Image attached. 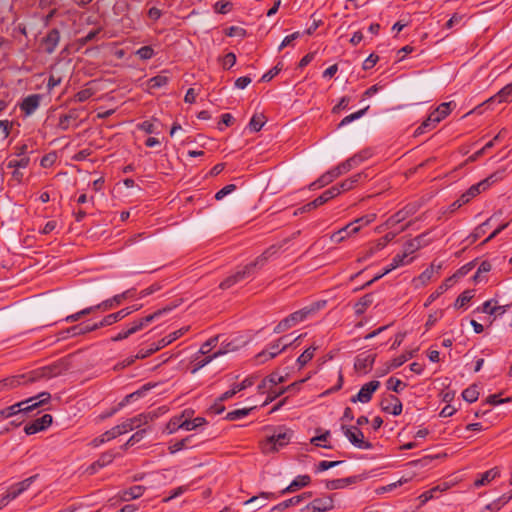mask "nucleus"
Here are the masks:
<instances>
[{"instance_id":"nucleus-1","label":"nucleus","mask_w":512,"mask_h":512,"mask_svg":"<svg viewBox=\"0 0 512 512\" xmlns=\"http://www.w3.org/2000/svg\"><path fill=\"white\" fill-rule=\"evenodd\" d=\"M61 373L59 365L43 366L24 374L14 375L0 380V391L13 389L21 385H27L41 380L50 379Z\"/></svg>"},{"instance_id":"nucleus-2","label":"nucleus","mask_w":512,"mask_h":512,"mask_svg":"<svg viewBox=\"0 0 512 512\" xmlns=\"http://www.w3.org/2000/svg\"><path fill=\"white\" fill-rule=\"evenodd\" d=\"M51 400L49 392H41L36 396L30 397L26 400L13 404L0 411V417L7 419L18 414H27L43 405H46Z\"/></svg>"},{"instance_id":"nucleus-3","label":"nucleus","mask_w":512,"mask_h":512,"mask_svg":"<svg viewBox=\"0 0 512 512\" xmlns=\"http://www.w3.org/2000/svg\"><path fill=\"white\" fill-rule=\"evenodd\" d=\"M172 310V307H164L162 309H159L155 311L154 313L147 315L143 318H140L138 320H134L132 323L126 326V328H123L119 333H117L115 336L111 338L113 342L122 341L126 338H128L130 335L142 330L144 327L148 326L153 320L157 319L161 315L169 312Z\"/></svg>"},{"instance_id":"nucleus-4","label":"nucleus","mask_w":512,"mask_h":512,"mask_svg":"<svg viewBox=\"0 0 512 512\" xmlns=\"http://www.w3.org/2000/svg\"><path fill=\"white\" fill-rule=\"evenodd\" d=\"M311 477L309 475H298L286 488H284L279 494L272 493V492H261L258 496H253L247 501H245V505L252 504L256 502L258 499H277L279 496L287 494V493H293L300 488L306 487L310 484Z\"/></svg>"},{"instance_id":"nucleus-5","label":"nucleus","mask_w":512,"mask_h":512,"mask_svg":"<svg viewBox=\"0 0 512 512\" xmlns=\"http://www.w3.org/2000/svg\"><path fill=\"white\" fill-rule=\"evenodd\" d=\"M189 330V327H182L167 336L163 337L156 343H152L148 349H140L138 353L136 354L135 358L137 359H144L155 352L161 350L162 348L166 347L167 345L171 344L172 342L176 341L180 337H182L186 332Z\"/></svg>"},{"instance_id":"nucleus-6","label":"nucleus","mask_w":512,"mask_h":512,"mask_svg":"<svg viewBox=\"0 0 512 512\" xmlns=\"http://www.w3.org/2000/svg\"><path fill=\"white\" fill-rule=\"evenodd\" d=\"M341 430L353 446L366 450L373 447L372 443L364 440V434L359 427L342 425Z\"/></svg>"},{"instance_id":"nucleus-7","label":"nucleus","mask_w":512,"mask_h":512,"mask_svg":"<svg viewBox=\"0 0 512 512\" xmlns=\"http://www.w3.org/2000/svg\"><path fill=\"white\" fill-rule=\"evenodd\" d=\"M292 433L290 431H283L273 434L268 437L262 446L265 453L278 451L280 448L286 446L291 440Z\"/></svg>"},{"instance_id":"nucleus-8","label":"nucleus","mask_w":512,"mask_h":512,"mask_svg":"<svg viewBox=\"0 0 512 512\" xmlns=\"http://www.w3.org/2000/svg\"><path fill=\"white\" fill-rule=\"evenodd\" d=\"M348 170L344 166V164L341 162L336 167L328 170L324 174H322L316 181L310 184L309 189L314 190L317 188H322L331 182H333L336 178L341 176L342 174L347 173Z\"/></svg>"},{"instance_id":"nucleus-9","label":"nucleus","mask_w":512,"mask_h":512,"mask_svg":"<svg viewBox=\"0 0 512 512\" xmlns=\"http://www.w3.org/2000/svg\"><path fill=\"white\" fill-rule=\"evenodd\" d=\"M338 195H339V190L337 188L330 187L329 189L325 190L316 199H314L313 201L300 207L295 212V214L297 215L298 213H305V212H309L313 209H316V208L320 207L321 205L325 204L326 202H328L329 200L335 198Z\"/></svg>"},{"instance_id":"nucleus-10","label":"nucleus","mask_w":512,"mask_h":512,"mask_svg":"<svg viewBox=\"0 0 512 512\" xmlns=\"http://www.w3.org/2000/svg\"><path fill=\"white\" fill-rule=\"evenodd\" d=\"M307 319V312L302 311V309L295 311L282 319L273 329V332L276 334L283 333L290 329L291 327L295 326L296 324L304 321Z\"/></svg>"},{"instance_id":"nucleus-11","label":"nucleus","mask_w":512,"mask_h":512,"mask_svg":"<svg viewBox=\"0 0 512 512\" xmlns=\"http://www.w3.org/2000/svg\"><path fill=\"white\" fill-rule=\"evenodd\" d=\"M420 205L416 202L409 203L405 207H403L401 210L397 211L393 215H391L385 225L387 227H393L404 220H406L408 217L414 215L419 210Z\"/></svg>"},{"instance_id":"nucleus-12","label":"nucleus","mask_w":512,"mask_h":512,"mask_svg":"<svg viewBox=\"0 0 512 512\" xmlns=\"http://www.w3.org/2000/svg\"><path fill=\"white\" fill-rule=\"evenodd\" d=\"M512 101V82L507 84L506 86H504L501 90H499L495 95L491 96L490 98H488L486 101H484L482 104H480L479 106H477L475 108V111H479V113H481V108L483 106H489L491 104H495V103H509Z\"/></svg>"},{"instance_id":"nucleus-13","label":"nucleus","mask_w":512,"mask_h":512,"mask_svg":"<svg viewBox=\"0 0 512 512\" xmlns=\"http://www.w3.org/2000/svg\"><path fill=\"white\" fill-rule=\"evenodd\" d=\"M254 276L253 272L251 271V269L249 268L248 265H245L244 267H242L241 269L237 270L235 273H233L232 275L228 276L227 278H225L219 285V287L223 290L225 289H229L231 288L232 286H234L235 284L245 280V279H248L250 277Z\"/></svg>"},{"instance_id":"nucleus-14","label":"nucleus","mask_w":512,"mask_h":512,"mask_svg":"<svg viewBox=\"0 0 512 512\" xmlns=\"http://www.w3.org/2000/svg\"><path fill=\"white\" fill-rule=\"evenodd\" d=\"M380 387V382L378 380H372L366 384H364L359 392L352 396L350 401L352 403L361 402L368 403L373 396V393Z\"/></svg>"},{"instance_id":"nucleus-15","label":"nucleus","mask_w":512,"mask_h":512,"mask_svg":"<svg viewBox=\"0 0 512 512\" xmlns=\"http://www.w3.org/2000/svg\"><path fill=\"white\" fill-rule=\"evenodd\" d=\"M503 178V172L497 171L492 173L482 181L472 185L467 191L475 198L480 193L486 191L491 185L500 181Z\"/></svg>"},{"instance_id":"nucleus-16","label":"nucleus","mask_w":512,"mask_h":512,"mask_svg":"<svg viewBox=\"0 0 512 512\" xmlns=\"http://www.w3.org/2000/svg\"><path fill=\"white\" fill-rule=\"evenodd\" d=\"M60 39V31L57 28H52L41 39L40 45L45 53L53 54L59 45Z\"/></svg>"},{"instance_id":"nucleus-17","label":"nucleus","mask_w":512,"mask_h":512,"mask_svg":"<svg viewBox=\"0 0 512 512\" xmlns=\"http://www.w3.org/2000/svg\"><path fill=\"white\" fill-rule=\"evenodd\" d=\"M334 508V500L332 495H325L311 501L306 507L307 512H327Z\"/></svg>"},{"instance_id":"nucleus-18","label":"nucleus","mask_w":512,"mask_h":512,"mask_svg":"<svg viewBox=\"0 0 512 512\" xmlns=\"http://www.w3.org/2000/svg\"><path fill=\"white\" fill-rule=\"evenodd\" d=\"M53 418L50 414H44L42 417L28 423L24 427L27 435H33L47 429L52 424Z\"/></svg>"},{"instance_id":"nucleus-19","label":"nucleus","mask_w":512,"mask_h":512,"mask_svg":"<svg viewBox=\"0 0 512 512\" xmlns=\"http://www.w3.org/2000/svg\"><path fill=\"white\" fill-rule=\"evenodd\" d=\"M42 97L41 94L28 95L19 104L20 110L25 116L32 115L39 108Z\"/></svg>"},{"instance_id":"nucleus-20","label":"nucleus","mask_w":512,"mask_h":512,"mask_svg":"<svg viewBox=\"0 0 512 512\" xmlns=\"http://www.w3.org/2000/svg\"><path fill=\"white\" fill-rule=\"evenodd\" d=\"M382 411L398 416L402 412V403L395 395H388L381 400L380 403Z\"/></svg>"},{"instance_id":"nucleus-21","label":"nucleus","mask_w":512,"mask_h":512,"mask_svg":"<svg viewBox=\"0 0 512 512\" xmlns=\"http://www.w3.org/2000/svg\"><path fill=\"white\" fill-rule=\"evenodd\" d=\"M376 359V354L361 353L356 356L354 362V369L357 372L367 373L373 366Z\"/></svg>"},{"instance_id":"nucleus-22","label":"nucleus","mask_w":512,"mask_h":512,"mask_svg":"<svg viewBox=\"0 0 512 512\" xmlns=\"http://www.w3.org/2000/svg\"><path fill=\"white\" fill-rule=\"evenodd\" d=\"M508 308H509V305L499 306V305H497V301L495 299H490V300L485 301L481 307L477 308V310L479 312L486 313L489 315H494L497 317V316H501L504 313H506Z\"/></svg>"},{"instance_id":"nucleus-23","label":"nucleus","mask_w":512,"mask_h":512,"mask_svg":"<svg viewBox=\"0 0 512 512\" xmlns=\"http://www.w3.org/2000/svg\"><path fill=\"white\" fill-rule=\"evenodd\" d=\"M359 231H360V226H356V225H354V223H349L346 226H344L343 228H341L338 231L334 232L331 235L330 239L334 243H341L346 238H348V237H350L352 235H355Z\"/></svg>"},{"instance_id":"nucleus-24","label":"nucleus","mask_w":512,"mask_h":512,"mask_svg":"<svg viewBox=\"0 0 512 512\" xmlns=\"http://www.w3.org/2000/svg\"><path fill=\"white\" fill-rule=\"evenodd\" d=\"M367 177L368 175L365 172H360L345 179L341 183L332 186V188H337L339 190L340 195L342 192H346L353 189L362 179H366Z\"/></svg>"},{"instance_id":"nucleus-25","label":"nucleus","mask_w":512,"mask_h":512,"mask_svg":"<svg viewBox=\"0 0 512 512\" xmlns=\"http://www.w3.org/2000/svg\"><path fill=\"white\" fill-rule=\"evenodd\" d=\"M278 249L275 246L267 248L260 256H258L253 262L247 264L253 274L256 273L257 269H261L273 255L277 253Z\"/></svg>"},{"instance_id":"nucleus-26","label":"nucleus","mask_w":512,"mask_h":512,"mask_svg":"<svg viewBox=\"0 0 512 512\" xmlns=\"http://www.w3.org/2000/svg\"><path fill=\"white\" fill-rule=\"evenodd\" d=\"M312 496L311 492H304L301 495L294 496L290 499H287L275 506H273L270 512H282L290 506H296L304 499L310 498Z\"/></svg>"},{"instance_id":"nucleus-27","label":"nucleus","mask_w":512,"mask_h":512,"mask_svg":"<svg viewBox=\"0 0 512 512\" xmlns=\"http://www.w3.org/2000/svg\"><path fill=\"white\" fill-rule=\"evenodd\" d=\"M359 480H361L360 476H350V477L341 478V479L326 480L325 487L328 490L343 489L348 485L358 482Z\"/></svg>"},{"instance_id":"nucleus-28","label":"nucleus","mask_w":512,"mask_h":512,"mask_svg":"<svg viewBox=\"0 0 512 512\" xmlns=\"http://www.w3.org/2000/svg\"><path fill=\"white\" fill-rule=\"evenodd\" d=\"M451 112V102L441 103L434 111L429 114V120L432 122H441Z\"/></svg>"},{"instance_id":"nucleus-29","label":"nucleus","mask_w":512,"mask_h":512,"mask_svg":"<svg viewBox=\"0 0 512 512\" xmlns=\"http://www.w3.org/2000/svg\"><path fill=\"white\" fill-rule=\"evenodd\" d=\"M499 475L500 470L497 467L487 470L484 473L480 474L479 477L474 481V486L477 488L485 486L489 484L492 480L497 478Z\"/></svg>"},{"instance_id":"nucleus-30","label":"nucleus","mask_w":512,"mask_h":512,"mask_svg":"<svg viewBox=\"0 0 512 512\" xmlns=\"http://www.w3.org/2000/svg\"><path fill=\"white\" fill-rule=\"evenodd\" d=\"M193 439H194V435H189L179 441L170 443V445L168 446L169 453L175 454L183 449H187V448L195 446V444L193 443Z\"/></svg>"},{"instance_id":"nucleus-31","label":"nucleus","mask_w":512,"mask_h":512,"mask_svg":"<svg viewBox=\"0 0 512 512\" xmlns=\"http://www.w3.org/2000/svg\"><path fill=\"white\" fill-rule=\"evenodd\" d=\"M370 157V153L368 151H361L357 154H354L352 157L348 158L347 160L343 161L342 163L348 170V172L359 166L361 163H363L366 159Z\"/></svg>"},{"instance_id":"nucleus-32","label":"nucleus","mask_w":512,"mask_h":512,"mask_svg":"<svg viewBox=\"0 0 512 512\" xmlns=\"http://www.w3.org/2000/svg\"><path fill=\"white\" fill-rule=\"evenodd\" d=\"M158 417V413L155 411L141 413L135 417L129 418L130 422H132L134 429L141 427L142 425H146L149 422L153 421Z\"/></svg>"},{"instance_id":"nucleus-33","label":"nucleus","mask_w":512,"mask_h":512,"mask_svg":"<svg viewBox=\"0 0 512 512\" xmlns=\"http://www.w3.org/2000/svg\"><path fill=\"white\" fill-rule=\"evenodd\" d=\"M426 237V234H420L414 239L408 241L404 245V250L406 251V254L412 255L416 251H418L421 247L425 246L427 243L424 241V238Z\"/></svg>"},{"instance_id":"nucleus-34","label":"nucleus","mask_w":512,"mask_h":512,"mask_svg":"<svg viewBox=\"0 0 512 512\" xmlns=\"http://www.w3.org/2000/svg\"><path fill=\"white\" fill-rule=\"evenodd\" d=\"M129 316V310L128 309H121L115 313H111V314H108L106 315L101 321H100V325H103L104 327L105 326H110L122 319H124L125 317Z\"/></svg>"},{"instance_id":"nucleus-35","label":"nucleus","mask_w":512,"mask_h":512,"mask_svg":"<svg viewBox=\"0 0 512 512\" xmlns=\"http://www.w3.org/2000/svg\"><path fill=\"white\" fill-rule=\"evenodd\" d=\"M226 351L218 350L217 352L213 353L212 355H207L203 358L196 357L194 359V366L191 370V373H196L198 370L209 364L213 359L217 358L218 356L224 354Z\"/></svg>"},{"instance_id":"nucleus-36","label":"nucleus","mask_w":512,"mask_h":512,"mask_svg":"<svg viewBox=\"0 0 512 512\" xmlns=\"http://www.w3.org/2000/svg\"><path fill=\"white\" fill-rule=\"evenodd\" d=\"M144 491H145L144 486H141V485L132 486L129 489H126L122 492L121 499L123 501L137 499L143 495Z\"/></svg>"},{"instance_id":"nucleus-37","label":"nucleus","mask_w":512,"mask_h":512,"mask_svg":"<svg viewBox=\"0 0 512 512\" xmlns=\"http://www.w3.org/2000/svg\"><path fill=\"white\" fill-rule=\"evenodd\" d=\"M373 303V294L368 293L362 296L358 302L354 305L356 315H362L366 309Z\"/></svg>"},{"instance_id":"nucleus-38","label":"nucleus","mask_w":512,"mask_h":512,"mask_svg":"<svg viewBox=\"0 0 512 512\" xmlns=\"http://www.w3.org/2000/svg\"><path fill=\"white\" fill-rule=\"evenodd\" d=\"M115 455L111 451L102 453L97 461L91 465V469L96 471L97 469L103 468L113 462Z\"/></svg>"},{"instance_id":"nucleus-39","label":"nucleus","mask_w":512,"mask_h":512,"mask_svg":"<svg viewBox=\"0 0 512 512\" xmlns=\"http://www.w3.org/2000/svg\"><path fill=\"white\" fill-rule=\"evenodd\" d=\"M285 338H286L285 336L284 337H280L276 341L271 342L270 344L267 345L266 348H267V350L270 353L268 358H275L278 354H280L281 352L285 351L288 348V344H283L282 347H280L282 341Z\"/></svg>"},{"instance_id":"nucleus-40","label":"nucleus","mask_w":512,"mask_h":512,"mask_svg":"<svg viewBox=\"0 0 512 512\" xmlns=\"http://www.w3.org/2000/svg\"><path fill=\"white\" fill-rule=\"evenodd\" d=\"M118 437L117 431L115 430V427L111 428L110 430L105 431L100 436L96 437L92 440V444L94 447H98L110 440H113Z\"/></svg>"},{"instance_id":"nucleus-41","label":"nucleus","mask_w":512,"mask_h":512,"mask_svg":"<svg viewBox=\"0 0 512 512\" xmlns=\"http://www.w3.org/2000/svg\"><path fill=\"white\" fill-rule=\"evenodd\" d=\"M409 254H406V251L404 250L402 254H397L393 257L391 263L389 264L390 269L394 270L400 266L407 265L411 263L413 258H409Z\"/></svg>"},{"instance_id":"nucleus-42","label":"nucleus","mask_w":512,"mask_h":512,"mask_svg":"<svg viewBox=\"0 0 512 512\" xmlns=\"http://www.w3.org/2000/svg\"><path fill=\"white\" fill-rule=\"evenodd\" d=\"M186 411H184L180 416H175L170 419L167 423L166 429L169 434L175 433L177 430H183V418L185 416Z\"/></svg>"},{"instance_id":"nucleus-43","label":"nucleus","mask_w":512,"mask_h":512,"mask_svg":"<svg viewBox=\"0 0 512 512\" xmlns=\"http://www.w3.org/2000/svg\"><path fill=\"white\" fill-rule=\"evenodd\" d=\"M474 266L475 264L473 261L463 265L451 277L447 278V282H451L453 284L458 279L466 276L474 268Z\"/></svg>"},{"instance_id":"nucleus-44","label":"nucleus","mask_w":512,"mask_h":512,"mask_svg":"<svg viewBox=\"0 0 512 512\" xmlns=\"http://www.w3.org/2000/svg\"><path fill=\"white\" fill-rule=\"evenodd\" d=\"M473 297H474V291L473 290H465L455 300L454 308L455 309L463 308L464 306H466L471 301V299Z\"/></svg>"},{"instance_id":"nucleus-45","label":"nucleus","mask_w":512,"mask_h":512,"mask_svg":"<svg viewBox=\"0 0 512 512\" xmlns=\"http://www.w3.org/2000/svg\"><path fill=\"white\" fill-rule=\"evenodd\" d=\"M452 286L451 282H443L432 294L427 298L424 306L428 307L432 302H434L440 295H442L445 291H447Z\"/></svg>"},{"instance_id":"nucleus-46","label":"nucleus","mask_w":512,"mask_h":512,"mask_svg":"<svg viewBox=\"0 0 512 512\" xmlns=\"http://www.w3.org/2000/svg\"><path fill=\"white\" fill-rule=\"evenodd\" d=\"M512 499V490L509 493H505L500 496L498 499L494 500L492 503L487 505V508L490 510L498 511L505 504H507Z\"/></svg>"},{"instance_id":"nucleus-47","label":"nucleus","mask_w":512,"mask_h":512,"mask_svg":"<svg viewBox=\"0 0 512 512\" xmlns=\"http://www.w3.org/2000/svg\"><path fill=\"white\" fill-rule=\"evenodd\" d=\"M77 119V113L75 110L69 111V113L60 116L58 122V128L62 131H66L70 127V122Z\"/></svg>"},{"instance_id":"nucleus-48","label":"nucleus","mask_w":512,"mask_h":512,"mask_svg":"<svg viewBox=\"0 0 512 512\" xmlns=\"http://www.w3.org/2000/svg\"><path fill=\"white\" fill-rule=\"evenodd\" d=\"M253 407L250 408H241V409H235L233 411H230L226 414L225 419L229 421H236L239 419H242L250 414Z\"/></svg>"},{"instance_id":"nucleus-49","label":"nucleus","mask_w":512,"mask_h":512,"mask_svg":"<svg viewBox=\"0 0 512 512\" xmlns=\"http://www.w3.org/2000/svg\"><path fill=\"white\" fill-rule=\"evenodd\" d=\"M369 109V106H366L365 108L363 109H360L346 117H344L341 122L338 124V128H341L343 126H346L348 125L349 123L355 121V120H358L360 119L362 116H364L366 114V112L368 111Z\"/></svg>"},{"instance_id":"nucleus-50","label":"nucleus","mask_w":512,"mask_h":512,"mask_svg":"<svg viewBox=\"0 0 512 512\" xmlns=\"http://www.w3.org/2000/svg\"><path fill=\"white\" fill-rule=\"evenodd\" d=\"M317 347L310 346L307 348L297 359V363L300 368L304 367L313 357Z\"/></svg>"},{"instance_id":"nucleus-51","label":"nucleus","mask_w":512,"mask_h":512,"mask_svg":"<svg viewBox=\"0 0 512 512\" xmlns=\"http://www.w3.org/2000/svg\"><path fill=\"white\" fill-rule=\"evenodd\" d=\"M265 121L266 120H265V116L264 115H262V114H260V115H253L252 118L249 121L248 127H249L250 131L258 132L264 126Z\"/></svg>"},{"instance_id":"nucleus-52","label":"nucleus","mask_w":512,"mask_h":512,"mask_svg":"<svg viewBox=\"0 0 512 512\" xmlns=\"http://www.w3.org/2000/svg\"><path fill=\"white\" fill-rule=\"evenodd\" d=\"M206 424V419L203 417H196L193 420L183 419V430L191 431Z\"/></svg>"},{"instance_id":"nucleus-53","label":"nucleus","mask_w":512,"mask_h":512,"mask_svg":"<svg viewBox=\"0 0 512 512\" xmlns=\"http://www.w3.org/2000/svg\"><path fill=\"white\" fill-rule=\"evenodd\" d=\"M462 397L465 401L473 403L478 400L479 392L476 385H471L462 392Z\"/></svg>"},{"instance_id":"nucleus-54","label":"nucleus","mask_w":512,"mask_h":512,"mask_svg":"<svg viewBox=\"0 0 512 512\" xmlns=\"http://www.w3.org/2000/svg\"><path fill=\"white\" fill-rule=\"evenodd\" d=\"M386 385L389 390H392L396 393H400L406 387V383L394 377H390L387 380Z\"/></svg>"},{"instance_id":"nucleus-55","label":"nucleus","mask_w":512,"mask_h":512,"mask_svg":"<svg viewBox=\"0 0 512 512\" xmlns=\"http://www.w3.org/2000/svg\"><path fill=\"white\" fill-rule=\"evenodd\" d=\"M168 81H169V78L167 76L159 74V75L152 77L149 80V87L151 89L161 88V87L167 85Z\"/></svg>"},{"instance_id":"nucleus-56","label":"nucleus","mask_w":512,"mask_h":512,"mask_svg":"<svg viewBox=\"0 0 512 512\" xmlns=\"http://www.w3.org/2000/svg\"><path fill=\"white\" fill-rule=\"evenodd\" d=\"M329 437H330V431L327 430L323 434L311 438L310 442H311V444H313L315 446L331 449L332 448L331 445L322 443V442H326L329 439Z\"/></svg>"},{"instance_id":"nucleus-57","label":"nucleus","mask_w":512,"mask_h":512,"mask_svg":"<svg viewBox=\"0 0 512 512\" xmlns=\"http://www.w3.org/2000/svg\"><path fill=\"white\" fill-rule=\"evenodd\" d=\"M397 233H394V232H389L387 233L385 236H383L382 238H380L374 245L373 247L375 248V250L377 251H380L382 250L389 242H391L395 237H396Z\"/></svg>"},{"instance_id":"nucleus-58","label":"nucleus","mask_w":512,"mask_h":512,"mask_svg":"<svg viewBox=\"0 0 512 512\" xmlns=\"http://www.w3.org/2000/svg\"><path fill=\"white\" fill-rule=\"evenodd\" d=\"M37 477H38L37 474L30 476V477L24 479L23 481H20L14 485L16 486V488L20 492V494H22L30 488V486L34 483V481L37 479Z\"/></svg>"},{"instance_id":"nucleus-59","label":"nucleus","mask_w":512,"mask_h":512,"mask_svg":"<svg viewBox=\"0 0 512 512\" xmlns=\"http://www.w3.org/2000/svg\"><path fill=\"white\" fill-rule=\"evenodd\" d=\"M438 122H432L429 120V116L425 121L422 122V124L414 131V136L421 135L425 133L428 130L434 129Z\"/></svg>"},{"instance_id":"nucleus-60","label":"nucleus","mask_w":512,"mask_h":512,"mask_svg":"<svg viewBox=\"0 0 512 512\" xmlns=\"http://www.w3.org/2000/svg\"><path fill=\"white\" fill-rule=\"evenodd\" d=\"M492 266L490 264V262L488 261H483L480 266L478 267L476 273L474 274L473 276V281L475 283H478L479 281H481V275L483 273H488L490 270H491Z\"/></svg>"},{"instance_id":"nucleus-61","label":"nucleus","mask_w":512,"mask_h":512,"mask_svg":"<svg viewBox=\"0 0 512 512\" xmlns=\"http://www.w3.org/2000/svg\"><path fill=\"white\" fill-rule=\"evenodd\" d=\"M232 9V3L228 1L219 0L214 4V10L219 14H227Z\"/></svg>"},{"instance_id":"nucleus-62","label":"nucleus","mask_w":512,"mask_h":512,"mask_svg":"<svg viewBox=\"0 0 512 512\" xmlns=\"http://www.w3.org/2000/svg\"><path fill=\"white\" fill-rule=\"evenodd\" d=\"M29 163H30L29 157H22L19 160H10L7 163V168H9V169L26 168V167H28Z\"/></svg>"},{"instance_id":"nucleus-63","label":"nucleus","mask_w":512,"mask_h":512,"mask_svg":"<svg viewBox=\"0 0 512 512\" xmlns=\"http://www.w3.org/2000/svg\"><path fill=\"white\" fill-rule=\"evenodd\" d=\"M325 305H326V301L325 300L317 301V302L312 303L309 306H306V307L302 308V311H306L307 312V318H308L310 315L315 314L316 312H318L319 310L324 308Z\"/></svg>"},{"instance_id":"nucleus-64","label":"nucleus","mask_w":512,"mask_h":512,"mask_svg":"<svg viewBox=\"0 0 512 512\" xmlns=\"http://www.w3.org/2000/svg\"><path fill=\"white\" fill-rule=\"evenodd\" d=\"M136 55L142 60H148L154 56V50L151 46H142L136 51Z\"/></svg>"}]
</instances>
